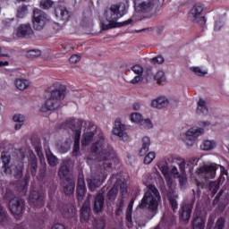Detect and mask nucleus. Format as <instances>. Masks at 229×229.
Masks as SVG:
<instances>
[{
    "label": "nucleus",
    "mask_w": 229,
    "mask_h": 229,
    "mask_svg": "<svg viewBox=\"0 0 229 229\" xmlns=\"http://www.w3.org/2000/svg\"><path fill=\"white\" fill-rule=\"evenodd\" d=\"M29 204L30 207L36 208L44 207L45 200L42 192L36 190L31 191L29 196Z\"/></svg>",
    "instance_id": "nucleus-9"
},
{
    "label": "nucleus",
    "mask_w": 229,
    "mask_h": 229,
    "mask_svg": "<svg viewBox=\"0 0 229 229\" xmlns=\"http://www.w3.org/2000/svg\"><path fill=\"white\" fill-rule=\"evenodd\" d=\"M77 193V199L79 202H81L84 199V196L86 194V186H85V181L83 178L78 179V186L76 189Z\"/></svg>",
    "instance_id": "nucleus-22"
},
{
    "label": "nucleus",
    "mask_w": 229,
    "mask_h": 229,
    "mask_svg": "<svg viewBox=\"0 0 229 229\" xmlns=\"http://www.w3.org/2000/svg\"><path fill=\"white\" fill-rule=\"evenodd\" d=\"M204 134V129L199 127V129H196V127H191L186 131V145L188 147H192L194 143L196 142L197 138L199 137V135Z\"/></svg>",
    "instance_id": "nucleus-12"
},
{
    "label": "nucleus",
    "mask_w": 229,
    "mask_h": 229,
    "mask_svg": "<svg viewBox=\"0 0 229 229\" xmlns=\"http://www.w3.org/2000/svg\"><path fill=\"white\" fill-rule=\"evenodd\" d=\"M168 105V100L165 98V97H158V98H156L152 100L151 106L156 107L157 109H162Z\"/></svg>",
    "instance_id": "nucleus-27"
},
{
    "label": "nucleus",
    "mask_w": 229,
    "mask_h": 229,
    "mask_svg": "<svg viewBox=\"0 0 229 229\" xmlns=\"http://www.w3.org/2000/svg\"><path fill=\"white\" fill-rule=\"evenodd\" d=\"M29 168H30L31 176H36L37 169H38V158L33 152H30Z\"/></svg>",
    "instance_id": "nucleus-23"
},
{
    "label": "nucleus",
    "mask_w": 229,
    "mask_h": 229,
    "mask_svg": "<svg viewBox=\"0 0 229 229\" xmlns=\"http://www.w3.org/2000/svg\"><path fill=\"white\" fill-rule=\"evenodd\" d=\"M197 114L199 115H208V108L207 102L203 98H199L198 102Z\"/></svg>",
    "instance_id": "nucleus-28"
},
{
    "label": "nucleus",
    "mask_w": 229,
    "mask_h": 229,
    "mask_svg": "<svg viewBox=\"0 0 229 229\" xmlns=\"http://www.w3.org/2000/svg\"><path fill=\"white\" fill-rule=\"evenodd\" d=\"M29 188V178L25 177L22 180L16 182V190L18 192L21 193L22 196L26 195Z\"/></svg>",
    "instance_id": "nucleus-24"
},
{
    "label": "nucleus",
    "mask_w": 229,
    "mask_h": 229,
    "mask_svg": "<svg viewBox=\"0 0 229 229\" xmlns=\"http://www.w3.org/2000/svg\"><path fill=\"white\" fill-rule=\"evenodd\" d=\"M205 7L204 4L198 3L193 4V7L190 9L189 17L193 23L199 25H204L207 22L206 17L203 16Z\"/></svg>",
    "instance_id": "nucleus-6"
},
{
    "label": "nucleus",
    "mask_w": 229,
    "mask_h": 229,
    "mask_svg": "<svg viewBox=\"0 0 229 229\" xmlns=\"http://www.w3.org/2000/svg\"><path fill=\"white\" fill-rule=\"evenodd\" d=\"M225 225V218L219 217L217 218L214 229H224Z\"/></svg>",
    "instance_id": "nucleus-45"
},
{
    "label": "nucleus",
    "mask_w": 229,
    "mask_h": 229,
    "mask_svg": "<svg viewBox=\"0 0 229 229\" xmlns=\"http://www.w3.org/2000/svg\"><path fill=\"white\" fill-rule=\"evenodd\" d=\"M58 176L62 181L64 195L71 196L74 194L76 181L70 176V165L67 161H63L58 171Z\"/></svg>",
    "instance_id": "nucleus-5"
},
{
    "label": "nucleus",
    "mask_w": 229,
    "mask_h": 229,
    "mask_svg": "<svg viewBox=\"0 0 229 229\" xmlns=\"http://www.w3.org/2000/svg\"><path fill=\"white\" fill-rule=\"evenodd\" d=\"M115 127L113 129V134L116 135L117 137L122 138L123 141L128 140V134L126 133V126L121 123V119L117 118L115 120Z\"/></svg>",
    "instance_id": "nucleus-15"
},
{
    "label": "nucleus",
    "mask_w": 229,
    "mask_h": 229,
    "mask_svg": "<svg viewBox=\"0 0 229 229\" xmlns=\"http://www.w3.org/2000/svg\"><path fill=\"white\" fill-rule=\"evenodd\" d=\"M12 157L3 151L0 157V174H2L3 176L12 174L13 170L12 165H10Z\"/></svg>",
    "instance_id": "nucleus-10"
},
{
    "label": "nucleus",
    "mask_w": 229,
    "mask_h": 229,
    "mask_svg": "<svg viewBox=\"0 0 229 229\" xmlns=\"http://www.w3.org/2000/svg\"><path fill=\"white\" fill-rule=\"evenodd\" d=\"M193 229H205V220L201 217L193 218Z\"/></svg>",
    "instance_id": "nucleus-35"
},
{
    "label": "nucleus",
    "mask_w": 229,
    "mask_h": 229,
    "mask_svg": "<svg viewBox=\"0 0 229 229\" xmlns=\"http://www.w3.org/2000/svg\"><path fill=\"white\" fill-rule=\"evenodd\" d=\"M124 204H125L124 199H119V202H118V204H117V209H116V211H115V215H116L117 216H119L120 215L123 214V208H124Z\"/></svg>",
    "instance_id": "nucleus-43"
},
{
    "label": "nucleus",
    "mask_w": 229,
    "mask_h": 229,
    "mask_svg": "<svg viewBox=\"0 0 229 229\" xmlns=\"http://www.w3.org/2000/svg\"><path fill=\"white\" fill-rule=\"evenodd\" d=\"M141 76H142V75H137V76H135V77L131 81V84L135 85V84L139 83L140 81H142V77H141Z\"/></svg>",
    "instance_id": "nucleus-58"
},
{
    "label": "nucleus",
    "mask_w": 229,
    "mask_h": 229,
    "mask_svg": "<svg viewBox=\"0 0 229 229\" xmlns=\"http://www.w3.org/2000/svg\"><path fill=\"white\" fill-rule=\"evenodd\" d=\"M67 88L64 85L60 84L55 89L51 91L50 98H47L44 105L41 106L40 111L46 113L47 111H53L62 107V101L66 95Z\"/></svg>",
    "instance_id": "nucleus-4"
},
{
    "label": "nucleus",
    "mask_w": 229,
    "mask_h": 229,
    "mask_svg": "<svg viewBox=\"0 0 229 229\" xmlns=\"http://www.w3.org/2000/svg\"><path fill=\"white\" fill-rule=\"evenodd\" d=\"M81 60V55L75 54V55H72L71 57L69 58V61L72 64H77L78 62H80Z\"/></svg>",
    "instance_id": "nucleus-52"
},
{
    "label": "nucleus",
    "mask_w": 229,
    "mask_h": 229,
    "mask_svg": "<svg viewBox=\"0 0 229 229\" xmlns=\"http://www.w3.org/2000/svg\"><path fill=\"white\" fill-rule=\"evenodd\" d=\"M167 223L165 224L168 228H173V226L176 225V219L175 218H168Z\"/></svg>",
    "instance_id": "nucleus-53"
},
{
    "label": "nucleus",
    "mask_w": 229,
    "mask_h": 229,
    "mask_svg": "<svg viewBox=\"0 0 229 229\" xmlns=\"http://www.w3.org/2000/svg\"><path fill=\"white\" fill-rule=\"evenodd\" d=\"M192 212V207L190 204H185L182 207L181 217L183 221L189 222Z\"/></svg>",
    "instance_id": "nucleus-26"
},
{
    "label": "nucleus",
    "mask_w": 229,
    "mask_h": 229,
    "mask_svg": "<svg viewBox=\"0 0 229 229\" xmlns=\"http://www.w3.org/2000/svg\"><path fill=\"white\" fill-rule=\"evenodd\" d=\"M87 126H84L85 128H88L89 131H96L97 130V126L95 125V123L93 122H87Z\"/></svg>",
    "instance_id": "nucleus-54"
},
{
    "label": "nucleus",
    "mask_w": 229,
    "mask_h": 229,
    "mask_svg": "<svg viewBox=\"0 0 229 229\" xmlns=\"http://www.w3.org/2000/svg\"><path fill=\"white\" fill-rule=\"evenodd\" d=\"M169 172V168L166 165H161V173H163L164 175L167 174Z\"/></svg>",
    "instance_id": "nucleus-62"
},
{
    "label": "nucleus",
    "mask_w": 229,
    "mask_h": 229,
    "mask_svg": "<svg viewBox=\"0 0 229 229\" xmlns=\"http://www.w3.org/2000/svg\"><path fill=\"white\" fill-rule=\"evenodd\" d=\"M224 176L228 178V172L224 166L220 165V179Z\"/></svg>",
    "instance_id": "nucleus-55"
},
{
    "label": "nucleus",
    "mask_w": 229,
    "mask_h": 229,
    "mask_svg": "<svg viewBox=\"0 0 229 229\" xmlns=\"http://www.w3.org/2000/svg\"><path fill=\"white\" fill-rule=\"evenodd\" d=\"M155 80L158 85H162V83L165 81V72L158 71L155 75Z\"/></svg>",
    "instance_id": "nucleus-41"
},
{
    "label": "nucleus",
    "mask_w": 229,
    "mask_h": 229,
    "mask_svg": "<svg viewBox=\"0 0 229 229\" xmlns=\"http://www.w3.org/2000/svg\"><path fill=\"white\" fill-rule=\"evenodd\" d=\"M216 169L217 167L216 165H203L198 169L197 174L199 175H204L206 177L214 179L216 177Z\"/></svg>",
    "instance_id": "nucleus-19"
},
{
    "label": "nucleus",
    "mask_w": 229,
    "mask_h": 229,
    "mask_svg": "<svg viewBox=\"0 0 229 229\" xmlns=\"http://www.w3.org/2000/svg\"><path fill=\"white\" fill-rule=\"evenodd\" d=\"M53 5H54V2L52 0L40 1V8L43 10H49Z\"/></svg>",
    "instance_id": "nucleus-42"
},
{
    "label": "nucleus",
    "mask_w": 229,
    "mask_h": 229,
    "mask_svg": "<svg viewBox=\"0 0 229 229\" xmlns=\"http://www.w3.org/2000/svg\"><path fill=\"white\" fill-rule=\"evenodd\" d=\"M28 14V7L27 5H21V7H18L16 16L20 19L24 18Z\"/></svg>",
    "instance_id": "nucleus-38"
},
{
    "label": "nucleus",
    "mask_w": 229,
    "mask_h": 229,
    "mask_svg": "<svg viewBox=\"0 0 229 229\" xmlns=\"http://www.w3.org/2000/svg\"><path fill=\"white\" fill-rule=\"evenodd\" d=\"M66 123L72 131H75V130H81L82 127H86L88 123L81 119L73 118V119L67 120Z\"/></svg>",
    "instance_id": "nucleus-21"
},
{
    "label": "nucleus",
    "mask_w": 229,
    "mask_h": 229,
    "mask_svg": "<svg viewBox=\"0 0 229 229\" xmlns=\"http://www.w3.org/2000/svg\"><path fill=\"white\" fill-rule=\"evenodd\" d=\"M51 229H66V228L64 225L57 223L54 225Z\"/></svg>",
    "instance_id": "nucleus-63"
},
{
    "label": "nucleus",
    "mask_w": 229,
    "mask_h": 229,
    "mask_svg": "<svg viewBox=\"0 0 229 229\" xmlns=\"http://www.w3.org/2000/svg\"><path fill=\"white\" fill-rule=\"evenodd\" d=\"M13 191L10 189H6L5 198L12 199H14V198H13Z\"/></svg>",
    "instance_id": "nucleus-61"
},
{
    "label": "nucleus",
    "mask_w": 229,
    "mask_h": 229,
    "mask_svg": "<svg viewBox=\"0 0 229 229\" xmlns=\"http://www.w3.org/2000/svg\"><path fill=\"white\" fill-rule=\"evenodd\" d=\"M55 15L58 21H68L72 16V13L65 5H56L55 7Z\"/></svg>",
    "instance_id": "nucleus-14"
},
{
    "label": "nucleus",
    "mask_w": 229,
    "mask_h": 229,
    "mask_svg": "<svg viewBox=\"0 0 229 229\" xmlns=\"http://www.w3.org/2000/svg\"><path fill=\"white\" fill-rule=\"evenodd\" d=\"M104 206H105L104 193H102V192L97 193L94 198L93 212H95V213L101 212Z\"/></svg>",
    "instance_id": "nucleus-20"
},
{
    "label": "nucleus",
    "mask_w": 229,
    "mask_h": 229,
    "mask_svg": "<svg viewBox=\"0 0 229 229\" xmlns=\"http://www.w3.org/2000/svg\"><path fill=\"white\" fill-rule=\"evenodd\" d=\"M36 151L41 160V166L39 167L38 180L39 182H44L47 174V163L46 161L42 162V158H44V154H42V148L37 146Z\"/></svg>",
    "instance_id": "nucleus-18"
},
{
    "label": "nucleus",
    "mask_w": 229,
    "mask_h": 229,
    "mask_svg": "<svg viewBox=\"0 0 229 229\" xmlns=\"http://www.w3.org/2000/svg\"><path fill=\"white\" fill-rule=\"evenodd\" d=\"M46 157L48 165H51V167L58 165V157H56L50 149L46 150Z\"/></svg>",
    "instance_id": "nucleus-29"
},
{
    "label": "nucleus",
    "mask_w": 229,
    "mask_h": 229,
    "mask_svg": "<svg viewBox=\"0 0 229 229\" xmlns=\"http://www.w3.org/2000/svg\"><path fill=\"white\" fill-rule=\"evenodd\" d=\"M9 210L13 216H20L24 209V200L19 197H14L9 201Z\"/></svg>",
    "instance_id": "nucleus-11"
},
{
    "label": "nucleus",
    "mask_w": 229,
    "mask_h": 229,
    "mask_svg": "<svg viewBox=\"0 0 229 229\" xmlns=\"http://www.w3.org/2000/svg\"><path fill=\"white\" fill-rule=\"evenodd\" d=\"M131 121L139 123L144 129L149 130L153 127L150 119H143L140 113H132L131 115Z\"/></svg>",
    "instance_id": "nucleus-17"
},
{
    "label": "nucleus",
    "mask_w": 229,
    "mask_h": 229,
    "mask_svg": "<svg viewBox=\"0 0 229 229\" xmlns=\"http://www.w3.org/2000/svg\"><path fill=\"white\" fill-rule=\"evenodd\" d=\"M196 184H197V187H198V196L200 195V189H203L204 188V182H199V180H196Z\"/></svg>",
    "instance_id": "nucleus-59"
},
{
    "label": "nucleus",
    "mask_w": 229,
    "mask_h": 229,
    "mask_svg": "<svg viewBox=\"0 0 229 229\" xmlns=\"http://www.w3.org/2000/svg\"><path fill=\"white\" fill-rule=\"evenodd\" d=\"M131 71L139 76H142L144 69L140 64H136L134 66H131Z\"/></svg>",
    "instance_id": "nucleus-46"
},
{
    "label": "nucleus",
    "mask_w": 229,
    "mask_h": 229,
    "mask_svg": "<svg viewBox=\"0 0 229 229\" xmlns=\"http://www.w3.org/2000/svg\"><path fill=\"white\" fill-rule=\"evenodd\" d=\"M80 216L81 220L88 221L90 216V208L86 205H83L81 208Z\"/></svg>",
    "instance_id": "nucleus-33"
},
{
    "label": "nucleus",
    "mask_w": 229,
    "mask_h": 229,
    "mask_svg": "<svg viewBox=\"0 0 229 229\" xmlns=\"http://www.w3.org/2000/svg\"><path fill=\"white\" fill-rule=\"evenodd\" d=\"M148 190L144 192V195L139 203L140 209H145L156 216L158 212L159 202L161 201V195L156 185H148Z\"/></svg>",
    "instance_id": "nucleus-3"
},
{
    "label": "nucleus",
    "mask_w": 229,
    "mask_h": 229,
    "mask_svg": "<svg viewBox=\"0 0 229 229\" xmlns=\"http://www.w3.org/2000/svg\"><path fill=\"white\" fill-rule=\"evenodd\" d=\"M15 87L19 90H26L30 87V81L22 79L15 80Z\"/></svg>",
    "instance_id": "nucleus-31"
},
{
    "label": "nucleus",
    "mask_w": 229,
    "mask_h": 229,
    "mask_svg": "<svg viewBox=\"0 0 229 229\" xmlns=\"http://www.w3.org/2000/svg\"><path fill=\"white\" fill-rule=\"evenodd\" d=\"M95 137V132L90 131H87L83 134V139H82V146L83 147H88L89 145L91 144V142L93 141V139Z\"/></svg>",
    "instance_id": "nucleus-30"
},
{
    "label": "nucleus",
    "mask_w": 229,
    "mask_h": 229,
    "mask_svg": "<svg viewBox=\"0 0 229 229\" xmlns=\"http://www.w3.org/2000/svg\"><path fill=\"white\" fill-rule=\"evenodd\" d=\"M120 4H112L110 7L106 8L104 15L106 19L107 24L101 22V28L103 30H113L116 28L126 27L132 23V19H129L125 21L118 22L117 21L123 16L126 15L128 8L123 4V11L120 12Z\"/></svg>",
    "instance_id": "nucleus-2"
},
{
    "label": "nucleus",
    "mask_w": 229,
    "mask_h": 229,
    "mask_svg": "<svg viewBox=\"0 0 229 229\" xmlns=\"http://www.w3.org/2000/svg\"><path fill=\"white\" fill-rule=\"evenodd\" d=\"M24 120H25L24 115H23V114H14V115L13 116V121H14V122H19V123H20L19 124H15V125H14V130H15V131L21 130V126H22V123L24 122Z\"/></svg>",
    "instance_id": "nucleus-34"
},
{
    "label": "nucleus",
    "mask_w": 229,
    "mask_h": 229,
    "mask_svg": "<svg viewBox=\"0 0 229 229\" xmlns=\"http://www.w3.org/2000/svg\"><path fill=\"white\" fill-rule=\"evenodd\" d=\"M42 55V52L39 50H29L26 54L28 59H35Z\"/></svg>",
    "instance_id": "nucleus-40"
},
{
    "label": "nucleus",
    "mask_w": 229,
    "mask_h": 229,
    "mask_svg": "<svg viewBox=\"0 0 229 229\" xmlns=\"http://www.w3.org/2000/svg\"><path fill=\"white\" fill-rule=\"evenodd\" d=\"M134 201H135V199L132 198L131 200V202H129V204H128V206H127L126 211L132 212Z\"/></svg>",
    "instance_id": "nucleus-60"
},
{
    "label": "nucleus",
    "mask_w": 229,
    "mask_h": 229,
    "mask_svg": "<svg viewBox=\"0 0 229 229\" xmlns=\"http://www.w3.org/2000/svg\"><path fill=\"white\" fill-rule=\"evenodd\" d=\"M118 194V185L117 182L113 185L112 188H110V190L107 191L106 193V198L107 199L113 201L116 199V196Z\"/></svg>",
    "instance_id": "nucleus-32"
},
{
    "label": "nucleus",
    "mask_w": 229,
    "mask_h": 229,
    "mask_svg": "<svg viewBox=\"0 0 229 229\" xmlns=\"http://www.w3.org/2000/svg\"><path fill=\"white\" fill-rule=\"evenodd\" d=\"M7 220V215L3 209V207L0 206V224H4Z\"/></svg>",
    "instance_id": "nucleus-51"
},
{
    "label": "nucleus",
    "mask_w": 229,
    "mask_h": 229,
    "mask_svg": "<svg viewBox=\"0 0 229 229\" xmlns=\"http://www.w3.org/2000/svg\"><path fill=\"white\" fill-rule=\"evenodd\" d=\"M33 35L30 23H22L15 30V36L19 38H30Z\"/></svg>",
    "instance_id": "nucleus-13"
},
{
    "label": "nucleus",
    "mask_w": 229,
    "mask_h": 229,
    "mask_svg": "<svg viewBox=\"0 0 229 229\" xmlns=\"http://www.w3.org/2000/svg\"><path fill=\"white\" fill-rule=\"evenodd\" d=\"M191 71L193 72V73H195L197 76H200V77L206 76V74H207L206 72H203L198 66L191 67Z\"/></svg>",
    "instance_id": "nucleus-48"
},
{
    "label": "nucleus",
    "mask_w": 229,
    "mask_h": 229,
    "mask_svg": "<svg viewBox=\"0 0 229 229\" xmlns=\"http://www.w3.org/2000/svg\"><path fill=\"white\" fill-rule=\"evenodd\" d=\"M168 200L170 202L173 211L175 212L178 209V202L176 201V199L173 196H170L168 198Z\"/></svg>",
    "instance_id": "nucleus-47"
},
{
    "label": "nucleus",
    "mask_w": 229,
    "mask_h": 229,
    "mask_svg": "<svg viewBox=\"0 0 229 229\" xmlns=\"http://www.w3.org/2000/svg\"><path fill=\"white\" fill-rule=\"evenodd\" d=\"M126 221L128 224H132V211H126Z\"/></svg>",
    "instance_id": "nucleus-56"
},
{
    "label": "nucleus",
    "mask_w": 229,
    "mask_h": 229,
    "mask_svg": "<svg viewBox=\"0 0 229 229\" xmlns=\"http://www.w3.org/2000/svg\"><path fill=\"white\" fill-rule=\"evenodd\" d=\"M216 143L210 140H205L204 143L200 146V148L203 151H211L215 148Z\"/></svg>",
    "instance_id": "nucleus-36"
},
{
    "label": "nucleus",
    "mask_w": 229,
    "mask_h": 229,
    "mask_svg": "<svg viewBox=\"0 0 229 229\" xmlns=\"http://www.w3.org/2000/svg\"><path fill=\"white\" fill-rule=\"evenodd\" d=\"M47 21V13L38 8L34 9V13L32 15V26L37 30H41L45 28Z\"/></svg>",
    "instance_id": "nucleus-8"
},
{
    "label": "nucleus",
    "mask_w": 229,
    "mask_h": 229,
    "mask_svg": "<svg viewBox=\"0 0 229 229\" xmlns=\"http://www.w3.org/2000/svg\"><path fill=\"white\" fill-rule=\"evenodd\" d=\"M80 141L81 140H74L73 150H72L73 156H77V154L81 150V143H80Z\"/></svg>",
    "instance_id": "nucleus-50"
},
{
    "label": "nucleus",
    "mask_w": 229,
    "mask_h": 229,
    "mask_svg": "<svg viewBox=\"0 0 229 229\" xmlns=\"http://www.w3.org/2000/svg\"><path fill=\"white\" fill-rule=\"evenodd\" d=\"M157 155L155 152H149L147 156H145L143 159L144 165H150V163L156 158Z\"/></svg>",
    "instance_id": "nucleus-44"
},
{
    "label": "nucleus",
    "mask_w": 229,
    "mask_h": 229,
    "mask_svg": "<svg viewBox=\"0 0 229 229\" xmlns=\"http://www.w3.org/2000/svg\"><path fill=\"white\" fill-rule=\"evenodd\" d=\"M22 174H23V165L21 164V165H16L14 174H13L14 179L20 180L22 176Z\"/></svg>",
    "instance_id": "nucleus-37"
},
{
    "label": "nucleus",
    "mask_w": 229,
    "mask_h": 229,
    "mask_svg": "<svg viewBox=\"0 0 229 229\" xmlns=\"http://www.w3.org/2000/svg\"><path fill=\"white\" fill-rule=\"evenodd\" d=\"M90 151L91 156L95 157V160L99 162L98 170L94 177L87 179L89 191H95L101 182L106 181L108 173L112 171V165L117 161V158L114 150L106 142L104 136H100L99 140L91 145Z\"/></svg>",
    "instance_id": "nucleus-1"
},
{
    "label": "nucleus",
    "mask_w": 229,
    "mask_h": 229,
    "mask_svg": "<svg viewBox=\"0 0 229 229\" xmlns=\"http://www.w3.org/2000/svg\"><path fill=\"white\" fill-rule=\"evenodd\" d=\"M150 139L147 136L141 140V148L139 152L140 157H144L149 151Z\"/></svg>",
    "instance_id": "nucleus-25"
},
{
    "label": "nucleus",
    "mask_w": 229,
    "mask_h": 229,
    "mask_svg": "<svg viewBox=\"0 0 229 229\" xmlns=\"http://www.w3.org/2000/svg\"><path fill=\"white\" fill-rule=\"evenodd\" d=\"M120 183V195H121V199H125L126 196H128V189H127V183L119 181Z\"/></svg>",
    "instance_id": "nucleus-39"
},
{
    "label": "nucleus",
    "mask_w": 229,
    "mask_h": 229,
    "mask_svg": "<svg viewBox=\"0 0 229 229\" xmlns=\"http://www.w3.org/2000/svg\"><path fill=\"white\" fill-rule=\"evenodd\" d=\"M157 3L158 0H134L135 12L139 14H149Z\"/></svg>",
    "instance_id": "nucleus-7"
},
{
    "label": "nucleus",
    "mask_w": 229,
    "mask_h": 229,
    "mask_svg": "<svg viewBox=\"0 0 229 229\" xmlns=\"http://www.w3.org/2000/svg\"><path fill=\"white\" fill-rule=\"evenodd\" d=\"M72 131H75L74 140L81 141V129H74V130H72Z\"/></svg>",
    "instance_id": "nucleus-57"
},
{
    "label": "nucleus",
    "mask_w": 229,
    "mask_h": 229,
    "mask_svg": "<svg viewBox=\"0 0 229 229\" xmlns=\"http://www.w3.org/2000/svg\"><path fill=\"white\" fill-rule=\"evenodd\" d=\"M164 61H165V59L162 55H157V56L150 59V62L153 64H162L164 63Z\"/></svg>",
    "instance_id": "nucleus-49"
},
{
    "label": "nucleus",
    "mask_w": 229,
    "mask_h": 229,
    "mask_svg": "<svg viewBox=\"0 0 229 229\" xmlns=\"http://www.w3.org/2000/svg\"><path fill=\"white\" fill-rule=\"evenodd\" d=\"M179 165H180V169H181V171H182V172H183V171H184V169H185V165H186L185 161H184V160H182Z\"/></svg>",
    "instance_id": "nucleus-64"
},
{
    "label": "nucleus",
    "mask_w": 229,
    "mask_h": 229,
    "mask_svg": "<svg viewBox=\"0 0 229 229\" xmlns=\"http://www.w3.org/2000/svg\"><path fill=\"white\" fill-rule=\"evenodd\" d=\"M62 215L64 218L76 222L78 219L77 210L74 205H64V209L62 210Z\"/></svg>",
    "instance_id": "nucleus-16"
}]
</instances>
